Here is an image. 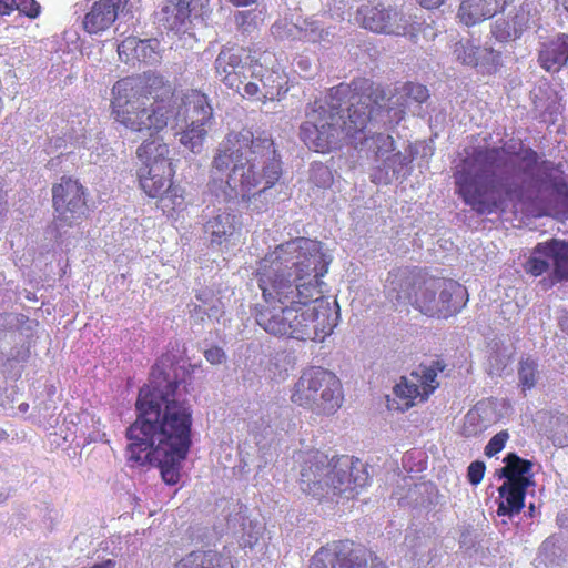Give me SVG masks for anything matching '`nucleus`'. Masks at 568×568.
Returning <instances> with one entry per match:
<instances>
[{"label":"nucleus","mask_w":568,"mask_h":568,"mask_svg":"<svg viewBox=\"0 0 568 568\" xmlns=\"http://www.w3.org/2000/svg\"><path fill=\"white\" fill-rule=\"evenodd\" d=\"M331 262L321 242L302 236L276 245L260 261L256 275L265 302L288 304L292 311L284 336L322 342L332 334L338 305L317 296Z\"/></svg>","instance_id":"nucleus-1"},{"label":"nucleus","mask_w":568,"mask_h":568,"mask_svg":"<svg viewBox=\"0 0 568 568\" xmlns=\"http://www.w3.org/2000/svg\"><path fill=\"white\" fill-rule=\"evenodd\" d=\"M179 383L165 372L163 361L151 371L135 403L136 419L126 429L128 460L133 465H154L163 480H180L182 462L191 446L192 409L179 398Z\"/></svg>","instance_id":"nucleus-2"},{"label":"nucleus","mask_w":568,"mask_h":568,"mask_svg":"<svg viewBox=\"0 0 568 568\" xmlns=\"http://www.w3.org/2000/svg\"><path fill=\"white\" fill-rule=\"evenodd\" d=\"M111 103L115 121L142 136H152L170 124L184 125L178 132L179 141L193 153L201 152L213 124V109L205 94L194 90L178 103L163 77L153 72L116 81Z\"/></svg>","instance_id":"nucleus-3"},{"label":"nucleus","mask_w":568,"mask_h":568,"mask_svg":"<svg viewBox=\"0 0 568 568\" xmlns=\"http://www.w3.org/2000/svg\"><path fill=\"white\" fill-rule=\"evenodd\" d=\"M429 98L428 89L419 83H405L395 89L392 95L368 79L354 80L351 84L341 83L329 90L325 99H317L310 103L306 110V125L303 128L305 140L317 148H327L334 143L341 133L337 122H323L325 116L337 121L331 111L341 106L347 99L349 102L351 124L346 126L348 133L362 132L373 122L379 121L383 113L388 122L398 123L406 111L420 115L422 104Z\"/></svg>","instance_id":"nucleus-4"},{"label":"nucleus","mask_w":568,"mask_h":568,"mask_svg":"<svg viewBox=\"0 0 568 568\" xmlns=\"http://www.w3.org/2000/svg\"><path fill=\"white\" fill-rule=\"evenodd\" d=\"M537 160L530 149L474 148L456 166V192L479 215L504 211L508 202L521 200L524 174Z\"/></svg>","instance_id":"nucleus-5"},{"label":"nucleus","mask_w":568,"mask_h":568,"mask_svg":"<svg viewBox=\"0 0 568 568\" xmlns=\"http://www.w3.org/2000/svg\"><path fill=\"white\" fill-rule=\"evenodd\" d=\"M212 192L217 201L261 196L282 174L280 156L270 135L254 136L250 130L229 133L212 161Z\"/></svg>","instance_id":"nucleus-6"},{"label":"nucleus","mask_w":568,"mask_h":568,"mask_svg":"<svg viewBox=\"0 0 568 568\" xmlns=\"http://www.w3.org/2000/svg\"><path fill=\"white\" fill-rule=\"evenodd\" d=\"M385 295L396 307L412 305L429 317L447 318L467 302V290L456 281L434 277L420 270H392L385 282Z\"/></svg>","instance_id":"nucleus-7"},{"label":"nucleus","mask_w":568,"mask_h":568,"mask_svg":"<svg viewBox=\"0 0 568 568\" xmlns=\"http://www.w3.org/2000/svg\"><path fill=\"white\" fill-rule=\"evenodd\" d=\"M369 475L359 460L348 456L329 458L313 450L302 456L298 485L303 493L322 498L353 493L368 484Z\"/></svg>","instance_id":"nucleus-8"},{"label":"nucleus","mask_w":568,"mask_h":568,"mask_svg":"<svg viewBox=\"0 0 568 568\" xmlns=\"http://www.w3.org/2000/svg\"><path fill=\"white\" fill-rule=\"evenodd\" d=\"M169 145L160 139L144 141L136 149L140 162L138 178L141 189L150 197H159L163 211L180 210L184 205L182 190L171 183L173 168Z\"/></svg>","instance_id":"nucleus-9"},{"label":"nucleus","mask_w":568,"mask_h":568,"mask_svg":"<svg viewBox=\"0 0 568 568\" xmlns=\"http://www.w3.org/2000/svg\"><path fill=\"white\" fill-rule=\"evenodd\" d=\"M292 403L316 414H333L343 402L342 384L338 377L322 367L304 369L295 382Z\"/></svg>","instance_id":"nucleus-10"},{"label":"nucleus","mask_w":568,"mask_h":568,"mask_svg":"<svg viewBox=\"0 0 568 568\" xmlns=\"http://www.w3.org/2000/svg\"><path fill=\"white\" fill-rule=\"evenodd\" d=\"M356 20L372 32L394 36L415 37L423 24L415 12H406L403 8L383 3L361 6Z\"/></svg>","instance_id":"nucleus-11"},{"label":"nucleus","mask_w":568,"mask_h":568,"mask_svg":"<svg viewBox=\"0 0 568 568\" xmlns=\"http://www.w3.org/2000/svg\"><path fill=\"white\" fill-rule=\"evenodd\" d=\"M331 110H332L331 112L334 115H336L338 119L337 121L334 120L333 122L338 123V125L342 130L341 133L338 134L335 142L331 143L327 148L322 149V148H317L315 145H311V143H308V141L305 140V136L303 134V130H304L303 128L306 125V121H305L301 125L300 136L310 149H313L316 152L324 153V152H327V151L336 148L339 144L342 138L346 136L352 141V143H355V145H357V144L364 145L365 144L367 146V149L374 153V158H375L376 162H382L387 155H389L390 153L394 152L395 141H394L393 136H390L388 134L376 133L368 138L365 133V129L367 128V125L363 129L362 132L354 133V134H351L347 132L346 126L348 125V123L351 124L349 102L347 101V99L342 102L341 106H334ZM323 122H332V121L328 116H325Z\"/></svg>","instance_id":"nucleus-12"},{"label":"nucleus","mask_w":568,"mask_h":568,"mask_svg":"<svg viewBox=\"0 0 568 568\" xmlns=\"http://www.w3.org/2000/svg\"><path fill=\"white\" fill-rule=\"evenodd\" d=\"M310 568H385L382 560L348 540L322 547L312 558Z\"/></svg>","instance_id":"nucleus-13"},{"label":"nucleus","mask_w":568,"mask_h":568,"mask_svg":"<svg viewBox=\"0 0 568 568\" xmlns=\"http://www.w3.org/2000/svg\"><path fill=\"white\" fill-rule=\"evenodd\" d=\"M446 365L440 361H432L429 365L422 364L408 376H403L394 387L395 395L404 400L405 408L414 405L415 400H426L439 386L438 373L445 369Z\"/></svg>","instance_id":"nucleus-14"},{"label":"nucleus","mask_w":568,"mask_h":568,"mask_svg":"<svg viewBox=\"0 0 568 568\" xmlns=\"http://www.w3.org/2000/svg\"><path fill=\"white\" fill-rule=\"evenodd\" d=\"M52 201L57 213V231L71 226L81 219L87 211V203L82 185L71 178H62L61 182L52 189Z\"/></svg>","instance_id":"nucleus-15"},{"label":"nucleus","mask_w":568,"mask_h":568,"mask_svg":"<svg viewBox=\"0 0 568 568\" xmlns=\"http://www.w3.org/2000/svg\"><path fill=\"white\" fill-rule=\"evenodd\" d=\"M253 60L242 47H223L217 54L214 69L216 78L227 88L242 95L245 81L251 73Z\"/></svg>","instance_id":"nucleus-16"},{"label":"nucleus","mask_w":568,"mask_h":568,"mask_svg":"<svg viewBox=\"0 0 568 568\" xmlns=\"http://www.w3.org/2000/svg\"><path fill=\"white\" fill-rule=\"evenodd\" d=\"M139 0H98L94 1L84 14L82 24L89 34H101L106 31L116 19H132L139 9Z\"/></svg>","instance_id":"nucleus-17"},{"label":"nucleus","mask_w":568,"mask_h":568,"mask_svg":"<svg viewBox=\"0 0 568 568\" xmlns=\"http://www.w3.org/2000/svg\"><path fill=\"white\" fill-rule=\"evenodd\" d=\"M251 79L260 80V84L248 81L244 84L242 97L255 99L257 101L280 99L282 90L286 92L284 85L285 78L278 70L265 68L262 63L254 62L251 67Z\"/></svg>","instance_id":"nucleus-18"},{"label":"nucleus","mask_w":568,"mask_h":568,"mask_svg":"<svg viewBox=\"0 0 568 568\" xmlns=\"http://www.w3.org/2000/svg\"><path fill=\"white\" fill-rule=\"evenodd\" d=\"M203 232L212 246L232 242L240 230V222L229 209L206 206L202 214Z\"/></svg>","instance_id":"nucleus-19"},{"label":"nucleus","mask_w":568,"mask_h":568,"mask_svg":"<svg viewBox=\"0 0 568 568\" xmlns=\"http://www.w3.org/2000/svg\"><path fill=\"white\" fill-rule=\"evenodd\" d=\"M292 409L275 404L267 405L250 424L251 433L257 438H267L278 433H288L294 423L291 418Z\"/></svg>","instance_id":"nucleus-20"},{"label":"nucleus","mask_w":568,"mask_h":568,"mask_svg":"<svg viewBox=\"0 0 568 568\" xmlns=\"http://www.w3.org/2000/svg\"><path fill=\"white\" fill-rule=\"evenodd\" d=\"M509 0H462L456 18L466 27H473L504 11Z\"/></svg>","instance_id":"nucleus-21"},{"label":"nucleus","mask_w":568,"mask_h":568,"mask_svg":"<svg viewBox=\"0 0 568 568\" xmlns=\"http://www.w3.org/2000/svg\"><path fill=\"white\" fill-rule=\"evenodd\" d=\"M193 0H164L158 13L159 24L174 32H185L191 24Z\"/></svg>","instance_id":"nucleus-22"},{"label":"nucleus","mask_w":568,"mask_h":568,"mask_svg":"<svg viewBox=\"0 0 568 568\" xmlns=\"http://www.w3.org/2000/svg\"><path fill=\"white\" fill-rule=\"evenodd\" d=\"M540 67L559 72L568 63V33H559L541 43L538 54Z\"/></svg>","instance_id":"nucleus-23"},{"label":"nucleus","mask_w":568,"mask_h":568,"mask_svg":"<svg viewBox=\"0 0 568 568\" xmlns=\"http://www.w3.org/2000/svg\"><path fill=\"white\" fill-rule=\"evenodd\" d=\"M414 156L409 152H396L387 155L372 174V181L377 184H389L393 180L406 176L410 170Z\"/></svg>","instance_id":"nucleus-24"},{"label":"nucleus","mask_w":568,"mask_h":568,"mask_svg":"<svg viewBox=\"0 0 568 568\" xmlns=\"http://www.w3.org/2000/svg\"><path fill=\"white\" fill-rule=\"evenodd\" d=\"M292 314L288 304L277 306H261L256 312V323L266 333L274 336H284L292 326L288 315Z\"/></svg>","instance_id":"nucleus-25"},{"label":"nucleus","mask_w":568,"mask_h":568,"mask_svg":"<svg viewBox=\"0 0 568 568\" xmlns=\"http://www.w3.org/2000/svg\"><path fill=\"white\" fill-rule=\"evenodd\" d=\"M505 466L498 470L499 478H505V484L519 485L529 481V486L534 485L531 462L520 458L515 453H509L504 458Z\"/></svg>","instance_id":"nucleus-26"},{"label":"nucleus","mask_w":568,"mask_h":568,"mask_svg":"<svg viewBox=\"0 0 568 568\" xmlns=\"http://www.w3.org/2000/svg\"><path fill=\"white\" fill-rule=\"evenodd\" d=\"M174 568H233L229 557L214 550H196L183 557Z\"/></svg>","instance_id":"nucleus-27"},{"label":"nucleus","mask_w":568,"mask_h":568,"mask_svg":"<svg viewBox=\"0 0 568 568\" xmlns=\"http://www.w3.org/2000/svg\"><path fill=\"white\" fill-rule=\"evenodd\" d=\"M526 484L511 485L503 484L499 488V496L503 499L498 506V515H514L520 513L524 507L526 490L529 487V481Z\"/></svg>","instance_id":"nucleus-28"},{"label":"nucleus","mask_w":568,"mask_h":568,"mask_svg":"<svg viewBox=\"0 0 568 568\" xmlns=\"http://www.w3.org/2000/svg\"><path fill=\"white\" fill-rule=\"evenodd\" d=\"M548 250H550V241L537 244L531 256L524 265L526 273L532 276H539L550 268L552 270L551 254Z\"/></svg>","instance_id":"nucleus-29"},{"label":"nucleus","mask_w":568,"mask_h":568,"mask_svg":"<svg viewBox=\"0 0 568 568\" xmlns=\"http://www.w3.org/2000/svg\"><path fill=\"white\" fill-rule=\"evenodd\" d=\"M554 281H568V242L551 240L550 250Z\"/></svg>","instance_id":"nucleus-30"},{"label":"nucleus","mask_w":568,"mask_h":568,"mask_svg":"<svg viewBox=\"0 0 568 568\" xmlns=\"http://www.w3.org/2000/svg\"><path fill=\"white\" fill-rule=\"evenodd\" d=\"M480 45L470 39H460L454 44L453 54L462 64L476 67L479 61Z\"/></svg>","instance_id":"nucleus-31"},{"label":"nucleus","mask_w":568,"mask_h":568,"mask_svg":"<svg viewBox=\"0 0 568 568\" xmlns=\"http://www.w3.org/2000/svg\"><path fill=\"white\" fill-rule=\"evenodd\" d=\"M160 43L156 39H139V47H136L135 61H141L148 64H155L160 61Z\"/></svg>","instance_id":"nucleus-32"},{"label":"nucleus","mask_w":568,"mask_h":568,"mask_svg":"<svg viewBox=\"0 0 568 568\" xmlns=\"http://www.w3.org/2000/svg\"><path fill=\"white\" fill-rule=\"evenodd\" d=\"M518 378L524 390L532 388L538 381L537 363L531 358L519 362Z\"/></svg>","instance_id":"nucleus-33"},{"label":"nucleus","mask_w":568,"mask_h":568,"mask_svg":"<svg viewBox=\"0 0 568 568\" xmlns=\"http://www.w3.org/2000/svg\"><path fill=\"white\" fill-rule=\"evenodd\" d=\"M491 32L495 39L499 42H509L519 39L516 28H513L511 22L504 19L496 20Z\"/></svg>","instance_id":"nucleus-34"},{"label":"nucleus","mask_w":568,"mask_h":568,"mask_svg":"<svg viewBox=\"0 0 568 568\" xmlns=\"http://www.w3.org/2000/svg\"><path fill=\"white\" fill-rule=\"evenodd\" d=\"M327 32L316 21H304L300 27V38L308 42H318Z\"/></svg>","instance_id":"nucleus-35"},{"label":"nucleus","mask_w":568,"mask_h":568,"mask_svg":"<svg viewBox=\"0 0 568 568\" xmlns=\"http://www.w3.org/2000/svg\"><path fill=\"white\" fill-rule=\"evenodd\" d=\"M136 47H139V39L135 37H128L118 45V54L121 61L125 63L135 62Z\"/></svg>","instance_id":"nucleus-36"},{"label":"nucleus","mask_w":568,"mask_h":568,"mask_svg":"<svg viewBox=\"0 0 568 568\" xmlns=\"http://www.w3.org/2000/svg\"><path fill=\"white\" fill-rule=\"evenodd\" d=\"M508 438H509V435H508L507 430H501V432L497 433L495 436H493L490 438V440L486 445L485 454L489 457L496 455L497 453L503 450Z\"/></svg>","instance_id":"nucleus-37"},{"label":"nucleus","mask_w":568,"mask_h":568,"mask_svg":"<svg viewBox=\"0 0 568 568\" xmlns=\"http://www.w3.org/2000/svg\"><path fill=\"white\" fill-rule=\"evenodd\" d=\"M17 10L34 19L40 14V4L36 0H17Z\"/></svg>","instance_id":"nucleus-38"},{"label":"nucleus","mask_w":568,"mask_h":568,"mask_svg":"<svg viewBox=\"0 0 568 568\" xmlns=\"http://www.w3.org/2000/svg\"><path fill=\"white\" fill-rule=\"evenodd\" d=\"M485 464L480 460L473 462L468 466L467 477L471 485H478L484 477L485 474Z\"/></svg>","instance_id":"nucleus-39"},{"label":"nucleus","mask_w":568,"mask_h":568,"mask_svg":"<svg viewBox=\"0 0 568 568\" xmlns=\"http://www.w3.org/2000/svg\"><path fill=\"white\" fill-rule=\"evenodd\" d=\"M513 28H516V32L519 38L523 33L530 28L528 13L521 8L511 20Z\"/></svg>","instance_id":"nucleus-40"},{"label":"nucleus","mask_w":568,"mask_h":568,"mask_svg":"<svg viewBox=\"0 0 568 568\" xmlns=\"http://www.w3.org/2000/svg\"><path fill=\"white\" fill-rule=\"evenodd\" d=\"M14 395V387L8 388L0 386V407L4 409L12 408L16 402Z\"/></svg>","instance_id":"nucleus-41"},{"label":"nucleus","mask_w":568,"mask_h":568,"mask_svg":"<svg viewBox=\"0 0 568 568\" xmlns=\"http://www.w3.org/2000/svg\"><path fill=\"white\" fill-rule=\"evenodd\" d=\"M204 356L213 365L222 364L226 358L224 351L217 346L206 349Z\"/></svg>","instance_id":"nucleus-42"},{"label":"nucleus","mask_w":568,"mask_h":568,"mask_svg":"<svg viewBox=\"0 0 568 568\" xmlns=\"http://www.w3.org/2000/svg\"><path fill=\"white\" fill-rule=\"evenodd\" d=\"M420 8L432 11L445 4L446 0H413Z\"/></svg>","instance_id":"nucleus-43"},{"label":"nucleus","mask_w":568,"mask_h":568,"mask_svg":"<svg viewBox=\"0 0 568 568\" xmlns=\"http://www.w3.org/2000/svg\"><path fill=\"white\" fill-rule=\"evenodd\" d=\"M251 13L248 11H241L236 14V23L240 28H242L244 31H250L252 23L247 22V19L250 18Z\"/></svg>","instance_id":"nucleus-44"},{"label":"nucleus","mask_w":568,"mask_h":568,"mask_svg":"<svg viewBox=\"0 0 568 568\" xmlns=\"http://www.w3.org/2000/svg\"><path fill=\"white\" fill-rule=\"evenodd\" d=\"M17 10V0H0V14L9 16Z\"/></svg>","instance_id":"nucleus-45"},{"label":"nucleus","mask_w":568,"mask_h":568,"mask_svg":"<svg viewBox=\"0 0 568 568\" xmlns=\"http://www.w3.org/2000/svg\"><path fill=\"white\" fill-rule=\"evenodd\" d=\"M29 356V351L27 348H21L17 351L16 354L13 352L10 353L9 359H13L17 362H24Z\"/></svg>","instance_id":"nucleus-46"},{"label":"nucleus","mask_w":568,"mask_h":568,"mask_svg":"<svg viewBox=\"0 0 568 568\" xmlns=\"http://www.w3.org/2000/svg\"><path fill=\"white\" fill-rule=\"evenodd\" d=\"M236 7H246L255 3L257 0H230Z\"/></svg>","instance_id":"nucleus-47"},{"label":"nucleus","mask_w":568,"mask_h":568,"mask_svg":"<svg viewBox=\"0 0 568 568\" xmlns=\"http://www.w3.org/2000/svg\"><path fill=\"white\" fill-rule=\"evenodd\" d=\"M18 409L20 413H27L28 409H29V404L27 403H21L19 406H18Z\"/></svg>","instance_id":"nucleus-48"},{"label":"nucleus","mask_w":568,"mask_h":568,"mask_svg":"<svg viewBox=\"0 0 568 568\" xmlns=\"http://www.w3.org/2000/svg\"><path fill=\"white\" fill-rule=\"evenodd\" d=\"M321 171H322V174L325 175L327 178L326 180L328 181L331 179V172L328 171V169L322 168Z\"/></svg>","instance_id":"nucleus-49"},{"label":"nucleus","mask_w":568,"mask_h":568,"mask_svg":"<svg viewBox=\"0 0 568 568\" xmlns=\"http://www.w3.org/2000/svg\"><path fill=\"white\" fill-rule=\"evenodd\" d=\"M8 433L0 427V442L7 439Z\"/></svg>","instance_id":"nucleus-50"},{"label":"nucleus","mask_w":568,"mask_h":568,"mask_svg":"<svg viewBox=\"0 0 568 568\" xmlns=\"http://www.w3.org/2000/svg\"><path fill=\"white\" fill-rule=\"evenodd\" d=\"M565 214L568 215V195L564 197Z\"/></svg>","instance_id":"nucleus-51"},{"label":"nucleus","mask_w":568,"mask_h":568,"mask_svg":"<svg viewBox=\"0 0 568 568\" xmlns=\"http://www.w3.org/2000/svg\"><path fill=\"white\" fill-rule=\"evenodd\" d=\"M534 510H535V506L531 504V505L529 506V514H530V516H532V511H534Z\"/></svg>","instance_id":"nucleus-52"},{"label":"nucleus","mask_w":568,"mask_h":568,"mask_svg":"<svg viewBox=\"0 0 568 568\" xmlns=\"http://www.w3.org/2000/svg\"><path fill=\"white\" fill-rule=\"evenodd\" d=\"M248 81H253V82H256V83H258V84H260V80H255V79H251V78H248V79L245 81V83H246V82H248Z\"/></svg>","instance_id":"nucleus-53"}]
</instances>
